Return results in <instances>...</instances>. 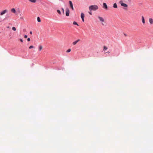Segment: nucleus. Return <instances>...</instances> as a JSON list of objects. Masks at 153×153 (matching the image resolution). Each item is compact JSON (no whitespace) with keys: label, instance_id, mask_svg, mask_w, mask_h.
<instances>
[{"label":"nucleus","instance_id":"6","mask_svg":"<svg viewBox=\"0 0 153 153\" xmlns=\"http://www.w3.org/2000/svg\"><path fill=\"white\" fill-rule=\"evenodd\" d=\"M103 7L105 9H107V4L106 3H103Z\"/></svg>","mask_w":153,"mask_h":153},{"label":"nucleus","instance_id":"2","mask_svg":"<svg viewBox=\"0 0 153 153\" xmlns=\"http://www.w3.org/2000/svg\"><path fill=\"white\" fill-rule=\"evenodd\" d=\"M119 3L122 6L124 7H127L128 6V5L126 4L123 3V1L122 0L120 1H119Z\"/></svg>","mask_w":153,"mask_h":153},{"label":"nucleus","instance_id":"7","mask_svg":"<svg viewBox=\"0 0 153 153\" xmlns=\"http://www.w3.org/2000/svg\"><path fill=\"white\" fill-rule=\"evenodd\" d=\"M79 39H78L75 41L73 43V44L74 45H75L79 41Z\"/></svg>","mask_w":153,"mask_h":153},{"label":"nucleus","instance_id":"9","mask_svg":"<svg viewBox=\"0 0 153 153\" xmlns=\"http://www.w3.org/2000/svg\"><path fill=\"white\" fill-rule=\"evenodd\" d=\"M141 17H142V23L143 24H144L145 23V19H144V17L143 16H142Z\"/></svg>","mask_w":153,"mask_h":153},{"label":"nucleus","instance_id":"19","mask_svg":"<svg viewBox=\"0 0 153 153\" xmlns=\"http://www.w3.org/2000/svg\"><path fill=\"white\" fill-rule=\"evenodd\" d=\"M12 29L13 30V31H16V28L15 27H13L12 28Z\"/></svg>","mask_w":153,"mask_h":153},{"label":"nucleus","instance_id":"30","mask_svg":"<svg viewBox=\"0 0 153 153\" xmlns=\"http://www.w3.org/2000/svg\"><path fill=\"white\" fill-rule=\"evenodd\" d=\"M30 34H32V32L31 31H30Z\"/></svg>","mask_w":153,"mask_h":153},{"label":"nucleus","instance_id":"13","mask_svg":"<svg viewBox=\"0 0 153 153\" xmlns=\"http://www.w3.org/2000/svg\"><path fill=\"white\" fill-rule=\"evenodd\" d=\"M113 7L115 8H117V6L116 3H114L113 4Z\"/></svg>","mask_w":153,"mask_h":153},{"label":"nucleus","instance_id":"23","mask_svg":"<svg viewBox=\"0 0 153 153\" xmlns=\"http://www.w3.org/2000/svg\"><path fill=\"white\" fill-rule=\"evenodd\" d=\"M61 9H62V11L63 13H64V9H63V8H61Z\"/></svg>","mask_w":153,"mask_h":153},{"label":"nucleus","instance_id":"28","mask_svg":"<svg viewBox=\"0 0 153 153\" xmlns=\"http://www.w3.org/2000/svg\"><path fill=\"white\" fill-rule=\"evenodd\" d=\"M20 41L21 42H23V40H22V39H20Z\"/></svg>","mask_w":153,"mask_h":153},{"label":"nucleus","instance_id":"31","mask_svg":"<svg viewBox=\"0 0 153 153\" xmlns=\"http://www.w3.org/2000/svg\"><path fill=\"white\" fill-rule=\"evenodd\" d=\"M82 19V21L83 22H84V18H83V19Z\"/></svg>","mask_w":153,"mask_h":153},{"label":"nucleus","instance_id":"24","mask_svg":"<svg viewBox=\"0 0 153 153\" xmlns=\"http://www.w3.org/2000/svg\"><path fill=\"white\" fill-rule=\"evenodd\" d=\"M27 35H25L24 36V38H27Z\"/></svg>","mask_w":153,"mask_h":153},{"label":"nucleus","instance_id":"29","mask_svg":"<svg viewBox=\"0 0 153 153\" xmlns=\"http://www.w3.org/2000/svg\"><path fill=\"white\" fill-rule=\"evenodd\" d=\"M89 13L91 15H92V13H91V12H89Z\"/></svg>","mask_w":153,"mask_h":153},{"label":"nucleus","instance_id":"18","mask_svg":"<svg viewBox=\"0 0 153 153\" xmlns=\"http://www.w3.org/2000/svg\"><path fill=\"white\" fill-rule=\"evenodd\" d=\"M57 12H58V13L59 14H61V11H60L59 10H57Z\"/></svg>","mask_w":153,"mask_h":153},{"label":"nucleus","instance_id":"20","mask_svg":"<svg viewBox=\"0 0 153 153\" xmlns=\"http://www.w3.org/2000/svg\"><path fill=\"white\" fill-rule=\"evenodd\" d=\"M107 49V48L106 46H104L103 50H106Z\"/></svg>","mask_w":153,"mask_h":153},{"label":"nucleus","instance_id":"16","mask_svg":"<svg viewBox=\"0 0 153 153\" xmlns=\"http://www.w3.org/2000/svg\"><path fill=\"white\" fill-rule=\"evenodd\" d=\"M31 2L35 3L36 2V0H28Z\"/></svg>","mask_w":153,"mask_h":153},{"label":"nucleus","instance_id":"15","mask_svg":"<svg viewBox=\"0 0 153 153\" xmlns=\"http://www.w3.org/2000/svg\"><path fill=\"white\" fill-rule=\"evenodd\" d=\"M73 24L74 25H77V26H79V25L77 24V23L76 22H75V21H74L73 22Z\"/></svg>","mask_w":153,"mask_h":153},{"label":"nucleus","instance_id":"11","mask_svg":"<svg viewBox=\"0 0 153 153\" xmlns=\"http://www.w3.org/2000/svg\"><path fill=\"white\" fill-rule=\"evenodd\" d=\"M81 16L82 19L84 18L85 16L84 14L83 13H81Z\"/></svg>","mask_w":153,"mask_h":153},{"label":"nucleus","instance_id":"5","mask_svg":"<svg viewBox=\"0 0 153 153\" xmlns=\"http://www.w3.org/2000/svg\"><path fill=\"white\" fill-rule=\"evenodd\" d=\"M7 12V10H5L0 13V15H2Z\"/></svg>","mask_w":153,"mask_h":153},{"label":"nucleus","instance_id":"21","mask_svg":"<svg viewBox=\"0 0 153 153\" xmlns=\"http://www.w3.org/2000/svg\"><path fill=\"white\" fill-rule=\"evenodd\" d=\"M71 51V50L70 49H68L67 51L66 52L67 53L70 52Z\"/></svg>","mask_w":153,"mask_h":153},{"label":"nucleus","instance_id":"25","mask_svg":"<svg viewBox=\"0 0 153 153\" xmlns=\"http://www.w3.org/2000/svg\"><path fill=\"white\" fill-rule=\"evenodd\" d=\"M27 41H30V38H28L27 39Z\"/></svg>","mask_w":153,"mask_h":153},{"label":"nucleus","instance_id":"32","mask_svg":"<svg viewBox=\"0 0 153 153\" xmlns=\"http://www.w3.org/2000/svg\"><path fill=\"white\" fill-rule=\"evenodd\" d=\"M124 35L126 36H127V35L125 34H124Z\"/></svg>","mask_w":153,"mask_h":153},{"label":"nucleus","instance_id":"1","mask_svg":"<svg viewBox=\"0 0 153 153\" xmlns=\"http://www.w3.org/2000/svg\"><path fill=\"white\" fill-rule=\"evenodd\" d=\"M89 9L90 11L92 10L95 11L98 9V7L97 5H92L89 7Z\"/></svg>","mask_w":153,"mask_h":153},{"label":"nucleus","instance_id":"3","mask_svg":"<svg viewBox=\"0 0 153 153\" xmlns=\"http://www.w3.org/2000/svg\"><path fill=\"white\" fill-rule=\"evenodd\" d=\"M66 15L67 16H69L70 11L69 9L68 8L66 9Z\"/></svg>","mask_w":153,"mask_h":153},{"label":"nucleus","instance_id":"4","mask_svg":"<svg viewBox=\"0 0 153 153\" xmlns=\"http://www.w3.org/2000/svg\"><path fill=\"white\" fill-rule=\"evenodd\" d=\"M98 18L102 22V25H104V24L102 23V22H104V20L103 18L102 17L100 16H98Z\"/></svg>","mask_w":153,"mask_h":153},{"label":"nucleus","instance_id":"17","mask_svg":"<svg viewBox=\"0 0 153 153\" xmlns=\"http://www.w3.org/2000/svg\"><path fill=\"white\" fill-rule=\"evenodd\" d=\"M37 21L39 22H41V19L39 17H38L37 18Z\"/></svg>","mask_w":153,"mask_h":153},{"label":"nucleus","instance_id":"26","mask_svg":"<svg viewBox=\"0 0 153 153\" xmlns=\"http://www.w3.org/2000/svg\"><path fill=\"white\" fill-rule=\"evenodd\" d=\"M110 53V52H109V51H108L107 52H104V53Z\"/></svg>","mask_w":153,"mask_h":153},{"label":"nucleus","instance_id":"27","mask_svg":"<svg viewBox=\"0 0 153 153\" xmlns=\"http://www.w3.org/2000/svg\"><path fill=\"white\" fill-rule=\"evenodd\" d=\"M71 7V9H72V10H74L73 6Z\"/></svg>","mask_w":153,"mask_h":153},{"label":"nucleus","instance_id":"8","mask_svg":"<svg viewBox=\"0 0 153 153\" xmlns=\"http://www.w3.org/2000/svg\"><path fill=\"white\" fill-rule=\"evenodd\" d=\"M149 22L151 24H152L153 23V21L152 18H150L149 19Z\"/></svg>","mask_w":153,"mask_h":153},{"label":"nucleus","instance_id":"14","mask_svg":"<svg viewBox=\"0 0 153 153\" xmlns=\"http://www.w3.org/2000/svg\"><path fill=\"white\" fill-rule=\"evenodd\" d=\"M11 11L13 13H15L16 12L15 9L14 8H13L11 9Z\"/></svg>","mask_w":153,"mask_h":153},{"label":"nucleus","instance_id":"22","mask_svg":"<svg viewBox=\"0 0 153 153\" xmlns=\"http://www.w3.org/2000/svg\"><path fill=\"white\" fill-rule=\"evenodd\" d=\"M34 47L33 46H32V45H31L29 47V49H31L32 48H34Z\"/></svg>","mask_w":153,"mask_h":153},{"label":"nucleus","instance_id":"12","mask_svg":"<svg viewBox=\"0 0 153 153\" xmlns=\"http://www.w3.org/2000/svg\"><path fill=\"white\" fill-rule=\"evenodd\" d=\"M42 46H41V45H39V51H40L42 50Z\"/></svg>","mask_w":153,"mask_h":153},{"label":"nucleus","instance_id":"10","mask_svg":"<svg viewBox=\"0 0 153 153\" xmlns=\"http://www.w3.org/2000/svg\"><path fill=\"white\" fill-rule=\"evenodd\" d=\"M69 4H70L71 7L73 6V4L72 3L71 1H69Z\"/></svg>","mask_w":153,"mask_h":153}]
</instances>
